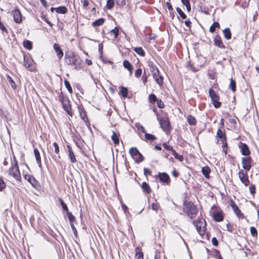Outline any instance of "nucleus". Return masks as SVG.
<instances>
[{
    "label": "nucleus",
    "mask_w": 259,
    "mask_h": 259,
    "mask_svg": "<svg viewBox=\"0 0 259 259\" xmlns=\"http://www.w3.org/2000/svg\"><path fill=\"white\" fill-rule=\"evenodd\" d=\"M65 62L68 65L73 66L75 69L80 67L81 60L77 54L72 52H66L64 57Z\"/></svg>",
    "instance_id": "f257e3e1"
},
{
    "label": "nucleus",
    "mask_w": 259,
    "mask_h": 259,
    "mask_svg": "<svg viewBox=\"0 0 259 259\" xmlns=\"http://www.w3.org/2000/svg\"><path fill=\"white\" fill-rule=\"evenodd\" d=\"M183 211L188 216L192 219L198 213L197 206L191 202H185L184 203Z\"/></svg>",
    "instance_id": "f03ea898"
},
{
    "label": "nucleus",
    "mask_w": 259,
    "mask_h": 259,
    "mask_svg": "<svg viewBox=\"0 0 259 259\" xmlns=\"http://www.w3.org/2000/svg\"><path fill=\"white\" fill-rule=\"evenodd\" d=\"M15 163L12 164L11 166L8 170V174L13 177L16 181L21 182V177L19 171L18 162L14 157Z\"/></svg>",
    "instance_id": "7ed1b4c3"
},
{
    "label": "nucleus",
    "mask_w": 259,
    "mask_h": 259,
    "mask_svg": "<svg viewBox=\"0 0 259 259\" xmlns=\"http://www.w3.org/2000/svg\"><path fill=\"white\" fill-rule=\"evenodd\" d=\"M194 226L196 227V229L198 233L202 236L205 233V230L206 227V223L204 219H199L193 222Z\"/></svg>",
    "instance_id": "20e7f679"
},
{
    "label": "nucleus",
    "mask_w": 259,
    "mask_h": 259,
    "mask_svg": "<svg viewBox=\"0 0 259 259\" xmlns=\"http://www.w3.org/2000/svg\"><path fill=\"white\" fill-rule=\"evenodd\" d=\"M157 120L159 121L160 127L165 132L167 133L170 132V122L169 120L167 117H157Z\"/></svg>",
    "instance_id": "39448f33"
},
{
    "label": "nucleus",
    "mask_w": 259,
    "mask_h": 259,
    "mask_svg": "<svg viewBox=\"0 0 259 259\" xmlns=\"http://www.w3.org/2000/svg\"><path fill=\"white\" fill-rule=\"evenodd\" d=\"M209 95L210 97L212 103L215 108H219L221 105V103L219 101V96L215 93L212 89L209 90Z\"/></svg>",
    "instance_id": "423d86ee"
},
{
    "label": "nucleus",
    "mask_w": 259,
    "mask_h": 259,
    "mask_svg": "<svg viewBox=\"0 0 259 259\" xmlns=\"http://www.w3.org/2000/svg\"><path fill=\"white\" fill-rule=\"evenodd\" d=\"M247 172V171L246 170L245 172L242 169L240 170L238 172V176L240 181L245 186H248L249 184V180L248 179V176Z\"/></svg>",
    "instance_id": "0eeeda50"
},
{
    "label": "nucleus",
    "mask_w": 259,
    "mask_h": 259,
    "mask_svg": "<svg viewBox=\"0 0 259 259\" xmlns=\"http://www.w3.org/2000/svg\"><path fill=\"white\" fill-rule=\"evenodd\" d=\"M252 158L250 156L244 157L242 158L243 168L247 171H249L251 167Z\"/></svg>",
    "instance_id": "6e6552de"
},
{
    "label": "nucleus",
    "mask_w": 259,
    "mask_h": 259,
    "mask_svg": "<svg viewBox=\"0 0 259 259\" xmlns=\"http://www.w3.org/2000/svg\"><path fill=\"white\" fill-rule=\"evenodd\" d=\"M239 147L243 155L247 156L250 155V152L248 146L246 144L240 142Z\"/></svg>",
    "instance_id": "1a4fd4ad"
},
{
    "label": "nucleus",
    "mask_w": 259,
    "mask_h": 259,
    "mask_svg": "<svg viewBox=\"0 0 259 259\" xmlns=\"http://www.w3.org/2000/svg\"><path fill=\"white\" fill-rule=\"evenodd\" d=\"M158 176L160 181L168 185L170 183V178L168 174L165 172H159Z\"/></svg>",
    "instance_id": "9d476101"
},
{
    "label": "nucleus",
    "mask_w": 259,
    "mask_h": 259,
    "mask_svg": "<svg viewBox=\"0 0 259 259\" xmlns=\"http://www.w3.org/2000/svg\"><path fill=\"white\" fill-rule=\"evenodd\" d=\"M153 77L159 86H161L163 83V77L160 74L159 72L157 73H153Z\"/></svg>",
    "instance_id": "9b49d317"
},
{
    "label": "nucleus",
    "mask_w": 259,
    "mask_h": 259,
    "mask_svg": "<svg viewBox=\"0 0 259 259\" xmlns=\"http://www.w3.org/2000/svg\"><path fill=\"white\" fill-rule=\"evenodd\" d=\"M67 148L68 150V157L70 159L71 162L72 163L76 162L77 160L71 147L69 145H67Z\"/></svg>",
    "instance_id": "f8f14e48"
},
{
    "label": "nucleus",
    "mask_w": 259,
    "mask_h": 259,
    "mask_svg": "<svg viewBox=\"0 0 259 259\" xmlns=\"http://www.w3.org/2000/svg\"><path fill=\"white\" fill-rule=\"evenodd\" d=\"M54 49L59 59H61L63 56V52L59 44L55 43L53 46Z\"/></svg>",
    "instance_id": "ddd939ff"
},
{
    "label": "nucleus",
    "mask_w": 259,
    "mask_h": 259,
    "mask_svg": "<svg viewBox=\"0 0 259 259\" xmlns=\"http://www.w3.org/2000/svg\"><path fill=\"white\" fill-rule=\"evenodd\" d=\"M217 135L219 138L222 140L223 143V148L224 149V147L227 146V143L226 142V135L223 133L221 129H219L217 131Z\"/></svg>",
    "instance_id": "4468645a"
},
{
    "label": "nucleus",
    "mask_w": 259,
    "mask_h": 259,
    "mask_svg": "<svg viewBox=\"0 0 259 259\" xmlns=\"http://www.w3.org/2000/svg\"><path fill=\"white\" fill-rule=\"evenodd\" d=\"M230 205L233 208L234 213L238 217H241V216H243V214L241 212V211L239 209L237 205L235 204V202L231 200L230 201Z\"/></svg>",
    "instance_id": "2eb2a0df"
},
{
    "label": "nucleus",
    "mask_w": 259,
    "mask_h": 259,
    "mask_svg": "<svg viewBox=\"0 0 259 259\" xmlns=\"http://www.w3.org/2000/svg\"><path fill=\"white\" fill-rule=\"evenodd\" d=\"M14 20L15 22L19 23L22 21L21 14L20 12L18 10H15L12 12Z\"/></svg>",
    "instance_id": "dca6fc26"
},
{
    "label": "nucleus",
    "mask_w": 259,
    "mask_h": 259,
    "mask_svg": "<svg viewBox=\"0 0 259 259\" xmlns=\"http://www.w3.org/2000/svg\"><path fill=\"white\" fill-rule=\"evenodd\" d=\"M62 105V107L64 110L70 116H72V112L71 108V106L70 105V101L68 100L66 102L61 103Z\"/></svg>",
    "instance_id": "f3484780"
},
{
    "label": "nucleus",
    "mask_w": 259,
    "mask_h": 259,
    "mask_svg": "<svg viewBox=\"0 0 259 259\" xmlns=\"http://www.w3.org/2000/svg\"><path fill=\"white\" fill-rule=\"evenodd\" d=\"M214 45L220 48H225V46L223 42L222 41L221 37L219 36H217L214 38L213 39Z\"/></svg>",
    "instance_id": "a211bd4d"
},
{
    "label": "nucleus",
    "mask_w": 259,
    "mask_h": 259,
    "mask_svg": "<svg viewBox=\"0 0 259 259\" xmlns=\"http://www.w3.org/2000/svg\"><path fill=\"white\" fill-rule=\"evenodd\" d=\"M123 66L129 71L130 75H132L133 73V67L132 65L130 63V62L128 60H124L123 62Z\"/></svg>",
    "instance_id": "6ab92c4d"
},
{
    "label": "nucleus",
    "mask_w": 259,
    "mask_h": 259,
    "mask_svg": "<svg viewBox=\"0 0 259 259\" xmlns=\"http://www.w3.org/2000/svg\"><path fill=\"white\" fill-rule=\"evenodd\" d=\"M119 134L115 132H112V135L111 136V140L113 142L115 145H117L119 143Z\"/></svg>",
    "instance_id": "aec40b11"
},
{
    "label": "nucleus",
    "mask_w": 259,
    "mask_h": 259,
    "mask_svg": "<svg viewBox=\"0 0 259 259\" xmlns=\"http://www.w3.org/2000/svg\"><path fill=\"white\" fill-rule=\"evenodd\" d=\"M25 179L27 180L33 187L36 183V180L34 177L30 175H23Z\"/></svg>",
    "instance_id": "412c9836"
},
{
    "label": "nucleus",
    "mask_w": 259,
    "mask_h": 259,
    "mask_svg": "<svg viewBox=\"0 0 259 259\" xmlns=\"http://www.w3.org/2000/svg\"><path fill=\"white\" fill-rule=\"evenodd\" d=\"M210 169L208 166H204L202 168V173L207 179L209 178V173L210 172Z\"/></svg>",
    "instance_id": "4be33fe9"
},
{
    "label": "nucleus",
    "mask_w": 259,
    "mask_h": 259,
    "mask_svg": "<svg viewBox=\"0 0 259 259\" xmlns=\"http://www.w3.org/2000/svg\"><path fill=\"white\" fill-rule=\"evenodd\" d=\"M34 154L35 155V157L36 158V162L38 164L39 166H41V158L40 156V153L37 149H34Z\"/></svg>",
    "instance_id": "5701e85b"
},
{
    "label": "nucleus",
    "mask_w": 259,
    "mask_h": 259,
    "mask_svg": "<svg viewBox=\"0 0 259 259\" xmlns=\"http://www.w3.org/2000/svg\"><path fill=\"white\" fill-rule=\"evenodd\" d=\"M213 219L217 222H220L223 220V215L220 212H216L213 213Z\"/></svg>",
    "instance_id": "b1692460"
},
{
    "label": "nucleus",
    "mask_w": 259,
    "mask_h": 259,
    "mask_svg": "<svg viewBox=\"0 0 259 259\" xmlns=\"http://www.w3.org/2000/svg\"><path fill=\"white\" fill-rule=\"evenodd\" d=\"M55 11L58 14H65L68 12L67 9L65 6H61L56 8Z\"/></svg>",
    "instance_id": "393cba45"
},
{
    "label": "nucleus",
    "mask_w": 259,
    "mask_h": 259,
    "mask_svg": "<svg viewBox=\"0 0 259 259\" xmlns=\"http://www.w3.org/2000/svg\"><path fill=\"white\" fill-rule=\"evenodd\" d=\"M148 65L150 68V70L152 74L153 73H157L158 72H159V71L157 67L154 63H153L152 62H150L149 63Z\"/></svg>",
    "instance_id": "a878e982"
},
{
    "label": "nucleus",
    "mask_w": 259,
    "mask_h": 259,
    "mask_svg": "<svg viewBox=\"0 0 259 259\" xmlns=\"http://www.w3.org/2000/svg\"><path fill=\"white\" fill-rule=\"evenodd\" d=\"M105 22V19L103 18H99L92 23V26L94 27L102 25Z\"/></svg>",
    "instance_id": "bb28decb"
},
{
    "label": "nucleus",
    "mask_w": 259,
    "mask_h": 259,
    "mask_svg": "<svg viewBox=\"0 0 259 259\" xmlns=\"http://www.w3.org/2000/svg\"><path fill=\"white\" fill-rule=\"evenodd\" d=\"M118 32L119 29L117 27H115L114 29H112L110 31L109 34L111 35H113V36L112 37L113 39H115L117 37L118 35Z\"/></svg>",
    "instance_id": "cd10ccee"
},
{
    "label": "nucleus",
    "mask_w": 259,
    "mask_h": 259,
    "mask_svg": "<svg viewBox=\"0 0 259 259\" xmlns=\"http://www.w3.org/2000/svg\"><path fill=\"white\" fill-rule=\"evenodd\" d=\"M142 188L143 190V191L146 192L148 194L150 193L151 191V189L149 185L145 182L142 184Z\"/></svg>",
    "instance_id": "c85d7f7f"
},
{
    "label": "nucleus",
    "mask_w": 259,
    "mask_h": 259,
    "mask_svg": "<svg viewBox=\"0 0 259 259\" xmlns=\"http://www.w3.org/2000/svg\"><path fill=\"white\" fill-rule=\"evenodd\" d=\"M133 50L137 54L142 57H144L145 55V53L141 47H135Z\"/></svg>",
    "instance_id": "c756f323"
},
{
    "label": "nucleus",
    "mask_w": 259,
    "mask_h": 259,
    "mask_svg": "<svg viewBox=\"0 0 259 259\" xmlns=\"http://www.w3.org/2000/svg\"><path fill=\"white\" fill-rule=\"evenodd\" d=\"M119 89L120 93L121 96L124 98L126 97L128 94L127 89L122 86L120 87Z\"/></svg>",
    "instance_id": "7c9ffc66"
},
{
    "label": "nucleus",
    "mask_w": 259,
    "mask_h": 259,
    "mask_svg": "<svg viewBox=\"0 0 259 259\" xmlns=\"http://www.w3.org/2000/svg\"><path fill=\"white\" fill-rule=\"evenodd\" d=\"M78 111L81 119L85 121V119H87V116L86 115V112L85 110L82 109L81 107H78Z\"/></svg>",
    "instance_id": "2f4dec72"
},
{
    "label": "nucleus",
    "mask_w": 259,
    "mask_h": 259,
    "mask_svg": "<svg viewBox=\"0 0 259 259\" xmlns=\"http://www.w3.org/2000/svg\"><path fill=\"white\" fill-rule=\"evenodd\" d=\"M133 158L135 159L136 162L138 163L142 162L144 160L143 155L140 152L137 155H136V156H134Z\"/></svg>",
    "instance_id": "473e14b6"
},
{
    "label": "nucleus",
    "mask_w": 259,
    "mask_h": 259,
    "mask_svg": "<svg viewBox=\"0 0 259 259\" xmlns=\"http://www.w3.org/2000/svg\"><path fill=\"white\" fill-rule=\"evenodd\" d=\"M187 120L190 125H195L196 123V119L194 117L191 115H189L187 117Z\"/></svg>",
    "instance_id": "72a5a7b5"
},
{
    "label": "nucleus",
    "mask_w": 259,
    "mask_h": 259,
    "mask_svg": "<svg viewBox=\"0 0 259 259\" xmlns=\"http://www.w3.org/2000/svg\"><path fill=\"white\" fill-rule=\"evenodd\" d=\"M223 33H224L225 37L226 39H229L231 38V31H230L229 28H225L223 30Z\"/></svg>",
    "instance_id": "f704fd0d"
},
{
    "label": "nucleus",
    "mask_w": 259,
    "mask_h": 259,
    "mask_svg": "<svg viewBox=\"0 0 259 259\" xmlns=\"http://www.w3.org/2000/svg\"><path fill=\"white\" fill-rule=\"evenodd\" d=\"M58 100L61 103L69 100L68 97L65 96L62 92L59 95Z\"/></svg>",
    "instance_id": "c9c22d12"
},
{
    "label": "nucleus",
    "mask_w": 259,
    "mask_h": 259,
    "mask_svg": "<svg viewBox=\"0 0 259 259\" xmlns=\"http://www.w3.org/2000/svg\"><path fill=\"white\" fill-rule=\"evenodd\" d=\"M229 88L234 92L236 91V81L232 78L230 79V83L229 84Z\"/></svg>",
    "instance_id": "e433bc0d"
},
{
    "label": "nucleus",
    "mask_w": 259,
    "mask_h": 259,
    "mask_svg": "<svg viewBox=\"0 0 259 259\" xmlns=\"http://www.w3.org/2000/svg\"><path fill=\"white\" fill-rule=\"evenodd\" d=\"M220 24L217 22H215L210 26L209 28V31L210 32H214L215 31V28H220Z\"/></svg>",
    "instance_id": "4c0bfd02"
},
{
    "label": "nucleus",
    "mask_w": 259,
    "mask_h": 259,
    "mask_svg": "<svg viewBox=\"0 0 259 259\" xmlns=\"http://www.w3.org/2000/svg\"><path fill=\"white\" fill-rule=\"evenodd\" d=\"M172 153L176 159L179 160L181 162L183 161V160H184L183 156L182 155H179L178 153H177L174 149L172 150Z\"/></svg>",
    "instance_id": "58836bf2"
},
{
    "label": "nucleus",
    "mask_w": 259,
    "mask_h": 259,
    "mask_svg": "<svg viewBox=\"0 0 259 259\" xmlns=\"http://www.w3.org/2000/svg\"><path fill=\"white\" fill-rule=\"evenodd\" d=\"M67 216L68 218V220L69 221V222H70V224H73V223L74 222H75V218L74 217V216L72 214L71 212H69V211L68 212H67Z\"/></svg>",
    "instance_id": "ea45409f"
},
{
    "label": "nucleus",
    "mask_w": 259,
    "mask_h": 259,
    "mask_svg": "<svg viewBox=\"0 0 259 259\" xmlns=\"http://www.w3.org/2000/svg\"><path fill=\"white\" fill-rule=\"evenodd\" d=\"M135 256L137 259H144L143 252L140 249L138 248H136V253Z\"/></svg>",
    "instance_id": "a19ab883"
},
{
    "label": "nucleus",
    "mask_w": 259,
    "mask_h": 259,
    "mask_svg": "<svg viewBox=\"0 0 259 259\" xmlns=\"http://www.w3.org/2000/svg\"><path fill=\"white\" fill-rule=\"evenodd\" d=\"M28 60H29V59H28L27 56L25 54H24L23 55L24 66H25V67H26L27 68H28L30 66V63L28 62Z\"/></svg>",
    "instance_id": "79ce46f5"
},
{
    "label": "nucleus",
    "mask_w": 259,
    "mask_h": 259,
    "mask_svg": "<svg viewBox=\"0 0 259 259\" xmlns=\"http://www.w3.org/2000/svg\"><path fill=\"white\" fill-rule=\"evenodd\" d=\"M23 46L28 50H31L32 49V42L28 40H25L23 41Z\"/></svg>",
    "instance_id": "37998d69"
},
{
    "label": "nucleus",
    "mask_w": 259,
    "mask_h": 259,
    "mask_svg": "<svg viewBox=\"0 0 259 259\" xmlns=\"http://www.w3.org/2000/svg\"><path fill=\"white\" fill-rule=\"evenodd\" d=\"M129 152L133 157L134 156H136V155H137L140 152L136 148L133 147L130 149Z\"/></svg>",
    "instance_id": "c03bdc74"
},
{
    "label": "nucleus",
    "mask_w": 259,
    "mask_h": 259,
    "mask_svg": "<svg viewBox=\"0 0 259 259\" xmlns=\"http://www.w3.org/2000/svg\"><path fill=\"white\" fill-rule=\"evenodd\" d=\"M148 98L150 102L153 104L155 103L158 100L156 96L153 94H151L149 96Z\"/></svg>",
    "instance_id": "a18cd8bd"
},
{
    "label": "nucleus",
    "mask_w": 259,
    "mask_h": 259,
    "mask_svg": "<svg viewBox=\"0 0 259 259\" xmlns=\"http://www.w3.org/2000/svg\"><path fill=\"white\" fill-rule=\"evenodd\" d=\"M182 3L186 7L187 10L188 12L191 11V5L189 3V0H181Z\"/></svg>",
    "instance_id": "49530a36"
},
{
    "label": "nucleus",
    "mask_w": 259,
    "mask_h": 259,
    "mask_svg": "<svg viewBox=\"0 0 259 259\" xmlns=\"http://www.w3.org/2000/svg\"><path fill=\"white\" fill-rule=\"evenodd\" d=\"M145 138L147 140L149 141H154L156 139L155 136L146 133L145 134Z\"/></svg>",
    "instance_id": "de8ad7c7"
},
{
    "label": "nucleus",
    "mask_w": 259,
    "mask_h": 259,
    "mask_svg": "<svg viewBox=\"0 0 259 259\" xmlns=\"http://www.w3.org/2000/svg\"><path fill=\"white\" fill-rule=\"evenodd\" d=\"M114 6V2L113 0H107L106 8L107 9H111Z\"/></svg>",
    "instance_id": "09e8293b"
},
{
    "label": "nucleus",
    "mask_w": 259,
    "mask_h": 259,
    "mask_svg": "<svg viewBox=\"0 0 259 259\" xmlns=\"http://www.w3.org/2000/svg\"><path fill=\"white\" fill-rule=\"evenodd\" d=\"M176 10L182 19H185L187 18L186 15L182 11V10L180 8H177Z\"/></svg>",
    "instance_id": "8fccbe9b"
},
{
    "label": "nucleus",
    "mask_w": 259,
    "mask_h": 259,
    "mask_svg": "<svg viewBox=\"0 0 259 259\" xmlns=\"http://www.w3.org/2000/svg\"><path fill=\"white\" fill-rule=\"evenodd\" d=\"M64 84H65L66 88H67V90L68 91V92L70 93H72V88H71V85H70V83L69 82V81L65 80L64 81Z\"/></svg>",
    "instance_id": "3c124183"
},
{
    "label": "nucleus",
    "mask_w": 259,
    "mask_h": 259,
    "mask_svg": "<svg viewBox=\"0 0 259 259\" xmlns=\"http://www.w3.org/2000/svg\"><path fill=\"white\" fill-rule=\"evenodd\" d=\"M59 201L60 202V204L62 207V208L63 210L66 212L68 211V208L66 205V204L65 203V202L63 201V199L61 198H59Z\"/></svg>",
    "instance_id": "603ef678"
},
{
    "label": "nucleus",
    "mask_w": 259,
    "mask_h": 259,
    "mask_svg": "<svg viewBox=\"0 0 259 259\" xmlns=\"http://www.w3.org/2000/svg\"><path fill=\"white\" fill-rule=\"evenodd\" d=\"M250 233L252 236L256 237L257 236V232L255 228L254 227H251L250 228Z\"/></svg>",
    "instance_id": "864d4df0"
},
{
    "label": "nucleus",
    "mask_w": 259,
    "mask_h": 259,
    "mask_svg": "<svg viewBox=\"0 0 259 259\" xmlns=\"http://www.w3.org/2000/svg\"><path fill=\"white\" fill-rule=\"evenodd\" d=\"M148 74H146L145 70H144L143 75L142 76V80L144 84L147 82Z\"/></svg>",
    "instance_id": "5fc2aeb1"
},
{
    "label": "nucleus",
    "mask_w": 259,
    "mask_h": 259,
    "mask_svg": "<svg viewBox=\"0 0 259 259\" xmlns=\"http://www.w3.org/2000/svg\"><path fill=\"white\" fill-rule=\"evenodd\" d=\"M142 73V70L141 68L137 69L135 72V76L137 78H139Z\"/></svg>",
    "instance_id": "6e6d98bb"
},
{
    "label": "nucleus",
    "mask_w": 259,
    "mask_h": 259,
    "mask_svg": "<svg viewBox=\"0 0 259 259\" xmlns=\"http://www.w3.org/2000/svg\"><path fill=\"white\" fill-rule=\"evenodd\" d=\"M8 78L9 79V81L10 85L13 89H15L16 87L15 82L13 80L11 77L8 75Z\"/></svg>",
    "instance_id": "4d7b16f0"
},
{
    "label": "nucleus",
    "mask_w": 259,
    "mask_h": 259,
    "mask_svg": "<svg viewBox=\"0 0 259 259\" xmlns=\"http://www.w3.org/2000/svg\"><path fill=\"white\" fill-rule=\"evenodd\" d=\"M136 126L139 130H140L141 131L142 133L145 134L146 133L145 128L142 125H140L139 123H137L136 124Z\"/></svg>",
    "instance_id": "13d9d810"
},
{
    "label": "nucleus",
    "mask_w": 259,
    "mask_h": 259,
    "mask_svg": "<svg viewBox=\"0 0 259 259\" xmlns=\"http://www.w3.org/2000/svg\"><path fill=\"white\" fill-rule=\"evenodd\" d=\"M53 145L54 147L55 152L57 154H59V147L58 145L56 142H55L53 144Z\"/></svg>",
    "instance_id": "bf43d9fd"
},
{
    "label": "nucleus",
    "mask_w": 259,
    "mask_h": 259,
    "mask_svg": "<svg viewBox=\"0 0 259 259\" xmlns=\"http://www.w3.org/2000/svg\"><path fill=\"white\" fill-rule=\"evenodd\" d=\"M116 4L120 6H122L125 5V0H115Z\"/></svg>",
    "instance_id": "052dcab7"
},
{
    "label": "nucleus",
    "mask_w": 259,
    "mask_h": 259,
    "mask_svg": "<svg viewBox=\"0 0 259 259\" xmlns=\"http://www.w3.org/2000/svg\"><path fill=\"white\" fill-rule=\"evenodd\" d=\"M6 184L4 182V180L0 178V191H2L3 189L5 188Z\"/></svg>",
    "instance_id": "680f3d73"
},
{
    "label": "nucleus",
    "mask_w": 259,
    "mask_h": 259,
    "mask_svg": "<svg viewBox=\"0 0 259 259\" xmlns=\"http://www.w3.org/2000/svg\"><path fill=\"white\" fill-rule=\"evenodd\" d=\"M157 105L159 108H163L164 107V104L161 100L157 101Z\"/></svg>",
    "instance_id": "e2e57ef3"
},
{
    "label": "nucleus",
    "mask_w": 259,
    "mask_h": 259,
    "mask_svg": "<svg viewBox=\"0 0 259 259\" xmlns=\"http://www.w3.org/2000/svg\"><path fill=\"white\" fill-rule=\"evenodd\" d=\"M163 146L164 148L167 150H169L172 152V150H174L172 146H170V145H168L166 144V143H163Z\"/></svg>",
    "instance_id": "0e129e2a"
},
{
    "label": "nucleus",
    "mask_w": 259,
    "mask_h": 259,
    "mask_svg": "<svg viewBox=\"0 0 259 259\" xmlns=\"http://www.w3.org/2000/svg\"><path fill=\"white\" fill-rule=\"evenodd\" d=\"M250 193L253 195L255 193V185H252L249 187Z\"/></svg>",
    "instance_id": "69168bd1"
},
{
    "label": "nucleus",
    "mask_w": 259,
    "mask_h": 259,
    "mask_svg": "<svg viewBox=\"0 0 259 259\" xmlns=\"http://www.w3.org/2000/svg\"><path fill=\"white\" fill-rule=\"evenodd\" d=\"M212 244L215 246H217L218 245V241L217 240V239L215 238V237H213L212 238Z\"/></svg>",
    "instance_id": "338daca9"
},
{
    "label": "nucleus",
    "mask_w": 259,
    "mask_h": 259,
    "mask_svg": "<svg viewBox=\"0 0 259 259\" xmlns=\"http://www.w3.org/2000/svg\"><path fill=\"white\" fill-rule=\"evenodd\" d=\"M144 173L145 176L147 175H151V171L150 169L147 168H144Z\"/></svg>",
    "instance_id": "774afa93"
}]
</instances>
